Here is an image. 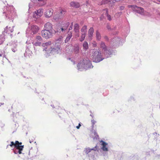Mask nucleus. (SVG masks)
I'll use <instances>...</instances> for the list:
<instances>
[{"instance_id":"obj_1","label":"nucleus","mask_w":160,"mask_h":160,"mask_svg":"<svg viewBox=\"0 0 160 160\" xmlns=\"http://www.w3.org/2000/svg\"><path fill=\"white\" fill-rule=\"evenodd\" d=\"M91 59L93 62H98L102 61L104 58L102 57V53L99 51L94 49H93L92 51Z\"/></svg>"},{"instance_id":"obj_2","label":"nucleus","mask_w":160,"mask_h":160,"mask_svg":"<svg viewBox=\"0 0 160 160\" xmlns=\"http://www.w3.org/2000/svg\"><path fill=\"white\" fill-rule=\"evenodd\" d=\"M78 69H87L88 68H92L91 62L89 60H83L77 65Z\"/></svg>"},{"instance_id":"obj_3","label":"nucleus","mask_w":160,"mask_h":160,"mask_svg":"<svg viewBox=\"0 0 160 160\" xmlns=\"http://www.w3.org/2000/svg\"><path fill=\"white\" fill-rule=\"evenodd\" d=\"M52 44L51 42L50 41H48L45 43H43L42 44V46L44 48L43 49V51L45 50L46 51H49V53H53V52H56L58 51V50L60 49V45H58L57 47L55 48H51V50H49L48 48L49 46H51Z\"/></svg>"},{"instance_id":"obj_4","label":"nucleus","mask_w":160,"mask_h":160,"mask_svg":"<svg viewBox=\"0 0 160 160\" xmlns=\"http://www.w3.org/2000/svg\"><path fill=\"white\" fill-rule=\"evenodd\" d=\"M22 144L21 142H20L18 141H16L15 142L12 141L11 142L9 145L11 147L14 146L16 149L18 150V153L19 154H21L24 148V145H21Z\"/></svg>"},{"instance_id":"obj_5","label":"nucleus","mask_w":160,"mask_h":160,"mask_svg":"<svg viewBox=\"0 0 160 160\" xmlns=\"http://www.w3.org/2000/svg\"><path fill=\"white\" fill-rule=\"evenodd\" d=\"M128 7L129 8H131L133 11L141 15H143L144 14V9L142 7H138L134 5H128Z\"/></svg>"},{"instance_id":"obj_6","label":"nucleus","mask_w":160,"mask_h":160,"mask_svg":"<svg viewBox=\"0 0 160 160\" xmlns=\"http://www.w3.org/2000/svg\"><path fill=\"white\" fill-rule=\"evenodd\" d=\"M41 33L42 37L47 39L50 38L52 37L53 32L44 29L41 31Z\"/></svg>"},{"instance_id":"obj_7","label":"nucleus","mask_w":160,"mask_h":160,"mask_svg":"<svg viewBox=\"0 0 160 160\" xmlns=\"http://www.w3.org/2000/svg\"><path fill=\"white\" fill-rule=\"evenodd\" d=\"M42 15V11L41 9H39L35 11L33 14V17L36 18H38Z\"/></svg>"},{"instance_id":"obj_8","label":"nucleus","mask_w":160,"mask_h":160,"mask_svg":"<svg viewBox=\"0 0 160 160\" xmlns=\"http://www.w3.org/2000/svg\"><path fill=\"white\" fill-rule=\"evenodd\" d=\"M44 28L45 29L44 30L53 32L52 25V24L50 22H47L44 25Z\"/></svg>"},{"instance_id":"obj_9","label":"nucleus","mask_w":160,"mask_h":160,"mask_svg":"<svg viewBox=\"0 0 160 160\" xmlns=\"http://www.w3.org/2000/svg\"><path fill=\"white\" fill-rule=\"evenodd\" d=\"M39 30V27L36 25H32L31 27V30L33 34L37 33Z\"/></svg>"},{"instance_id":"obj_10","label":"nucleus","mask_w":160,"mask_h":160,"mask_svg":"<svg viewBox=\"0 0 160 160\" xmlns=\"http://www.w3.org/2000/svg\"><path fill=\"white\" fill-rule=\"evenodd\" d=\"M53 10L52 9L47 10L45 13V16L46 17L49 18L52 16L53 14Z\"/></svg>"},{"instance_id":"obj_11","label":"nucleus","mask_w":160,"mask_h":160,"mask_svg":"<svg viewBox=\"0 0 160 160\" xmlns=\"http://www.w3.org/2000/svg\"><path fill=\"white\" fill-rule=\"evenodd\" d=\"M70 5L71 7L75 8H78L80 6V5L78 2L74 1L71 2L70 3Z\"/></svg>"},{"instance_id":"obj_12","label":"nucleus","mask_w":160,"mask_h":160,"mask_svg":"<svg viewBox=\"0 0 160 160\" xmlns=\"http://www.w3.org/2000/svg\"><path fill=\"white\" fill-rule=\"evenodd\" d=\"M66 11L64 10H62L61 11L59 14H57L54 17V19L57 20L60 18V16H62L65 13Z\"/></svg>"},{"instance_id":"obj_13","label":"nucleus","mask_w":160,"mask_h":160,"mask_svg":"<svg viewBox=\"0 0 160 160\" xmlns=\"http://www.w3.org/2000/svg\"><path fill=\"white\" fill-rule=\"evenodd\" d=\"M98 148V147L97 145H96L94 148H86L85 150V153L88 154L92 150H94V151H96L97 150Z\"/></svg>"},{"instance_id":"obj_14","label":"nucleus","mask_w":160,"mask_h":160,"mask_svg":"<svg viewBox=\"0 0 160 160\" xmlns=\"http://www.w3.org/2000/svg\"><path fill=\"white\" fill-rule=\"evenodd\" d=\"M100 142H102L101 145L102 146V150L104 151H108V148L106 147V146L108 144L107 143L102 140L100 141Z\"/></svg>"},{"instance_id":"obj_15","label":"nucleus","mask_w":160,"mask_h":160,"mask_svg":"<svg viewBox=\"0 0 160 160\" xmlns=\"http://www.w3.org/2000/svg\"><path fill=\"white\" fill-rule=\"evenodd\" d=\"M82 46L83 49L84 51H87L88 49V45L87 42L84 41L83 43Z\"/></svg>"},{"instance_id":"obj_16","label":"nucleus","mask_w":160,"mask_h":160,"mask_svg":"<svg viewBox=\"0 0 160 160\" xmlns=\"http://www.w3.org/2000/svg\"><path fill=\"white\" fill-rule=\"evenodd\" d=\"M100 47L104 51H107V48L104 42H102L100 44Z\"/></svg>"},{"instance_id":"obj_17","label":"nucleus","mask_w":160,"mask_h":160,"mask_svg":"<svg viewBox=\"0 0 160 160\" xmlns=\"http://www.w3.org/2000/svg\"><path fill=\"white\" fill-rule=\"evenodd\" d=\"M103 11L105 12V15L107 16L108 19L110 21L111 20V16L108 14V10L107 8H106L104 9Z\"/></svg>"},{"instance_id":"obj_18","label":"nucleus","mask_w":160,"mask_h":160,"mask_svg":"<svg viewBox=\"0 0 160 160\" xmlns=\"http://www.w3.org/2000/svg\"><path fill=\"white\" fill-rule=\"evenodd\" d=\"M94 32V29L93 28H90L88 30V37H92Z\"/></svg>"},{"instance_id":"obj_19","label":"nucleus","mask_w":160,"mask_h":160,"mask_svg":"<svg viewBox=\"0 0 160 160\" xmlns=\"http://www.w3.org/2000/svg\"><path fill=\"white\" fill-rule=\"evenodd\" d=\"M111 1V0H102L101 2L98 4L99 5H102L103 4H105L108 3Z\"/></svg>"},{"instance_id":"obj_20","label":"nucleus","mask_w":160,"mask_h":160,"mask_svg":"<svg viewBox=\"0 0 160 160\" xmlns=\"http://www.w3.org/2000/svg\"><path fill=\"white\" fill-rule=\"evenodd\" d=\"M79 26L78 24L76 23L74 25V29L75 32L76 33L78 32L79 29Z\"/></svg>"},{"instance_id":"obj_21","label":"nucleus","mask_w":160,"mask_h":160,"mask_svg":"<svg viewBox=\"0 0 160 160\" xmlns=\"http://www.w3.org/2000/svg\"><path fill=\"white\" fill-rule=\"evenodd\" d=\"M87 27L86 25L83 26L81 29V32L82 33H86L87 31Z\"/></svg>"},{"instance_id":"obj_22","label":"nucleus","mask_w":160,"mask_h":160,"mask_svg":"<svg viewBox=\"0 0 160 160\" xmlns=\"http://www.w3.org/2000/svg\"><path fill=\"white\" fill-rule=\"evenodd\" d=\"M74 52L76 54L79 53V48L78 46H77L76 47H75L74 49Z\"/></svg>"},{"instance_id":"obj_23","label":"nucleus","mask_w":160,"mask_h":160,"mask_svg":"<svg viewBox=\"0 0 160 160\" xmlns=\"http://www.w3.org/2000/svg\"><path fill=\"white\" fill-rule=\"evenodd\" d=\"M86 36V33H82V35L81 36L80 38L79 39V40L81 42H82Z\"/></svg>"},{"instance_id":"obj_24","label":"nucleus","mask_w":160,"mask_h":160,"mask_svg":"<svg viewBox=\"0 0 160 160\" xmlns=\"http://www.w3.org/2000/svg\"><path fill=\"white\" fill-rule=\"evenodd\" d=\"M96 37L97 39H98V40H100L101 38V35L100 33H99L98 30H97L96 31Z\"/></svg>"},{"instance_id":"obj_25","label":"nucleus","mask_w":160,"mask_h":160,"mask_svg":"<svg viewBox=\"0 0 160 160\" xmlns=\"http://www.w3.org/2000/svg\"><path fill=\"white\" fill-rule=\"evenodd\" d=\"M62 37L60 36L56 40V44L57 43H60L62 41Z\"/></svg>"},{"instance_id":"obj_26","label":"nucleus","mask_w":160,"mask_h":160,"mask_svg":"<svg viewBox=\"0 0 160 160\" xmlns=\"http://www.w3.org/2000/svg\"><path fill=\"white\" fill-rule=\"evenodd\" d=\"M68 25H69V23L68 22L67 23L65 24V27H62L61 28V30L62 31L64 30H66L67 29V28L68 27Z\"/></svg>"},{"instance_id":"obj_27","label":"nucleus","mask_w":160,"mask_h":160,"mask_svg":"<svg viewBox=\"0 0 160 160\" xmlns=\"http://www.w3.org/2000/svg\"><path fill=\"white\" fill-rule=\"evenodd\" d=\"M36 39L38 40L39 41H41L42 40V39L41 37L40 36H37L36 37Z\"/></svg>"},{"instance_id":"obj_28","label":"nucleus","mask_w":160,"mask_h":160,"mask_svg":"<svg viewBox=\"0 0 160 160\" xmlns=\"http://www.w3.org/2000/svg\"><path fill=\"white\" fill-rule=\"evenodd\" d=\"M96 122L94 120H92L91 121L92 124V128H94V125L96 123Z\"/></svg>"},{"instance_id":"obj_29","label":"nucleus","mask_w":160,"mask_h":160,"mask_svg":"<svg viewBox=\"0 0 160 160\" xmlns=\"http://www.w3.org/2000/svg\"><path fill=\"white\" fill-rule=\"evenodd\" d=\"M41 42H36L35 43V45L36 46H40L41 45Z\"/></svg>"},{"instance_id":"obj_30","label":"nucleus","mask_w":160,"mask_h":160,"mask_svg":"<svg viewBox=\"0 0 160 160\" xmlns=\"http://www.w3.org/2000/svg\"><path fill=\"white\" fill-rule=\"evenodd\" d=\"M72 36V33H71L70 34V36H69V37H67V38H66V41L67 40H69L70 38H71V37Z\"/></svg>"},{"instance_id":"obj_31","label":"nucleus","mask_w":160,"mask_h":160,"mask_svg":"<svg viewBox=\"0 0 160 160\" xmlns=\"http://www.w3.org/2000/svg\"><path fill=\"white\" fill-rule=\"evenodd\" d=\"M97 46V44L95 42H94L93 43L92 47H96Z\"/></svg>"},{"instance_id":"obj_32","label":"nucleus","mask_w":160,"mask_h":160,"mask_svg":"<svg viewBox=\"0 0 160 160\" xmlns=\"http://www.w3.org/2000/svg\"><path fill=\"white\" fill-rule=\"evenodd\" d=\"M9 30H10V32H13L14 31L13 28H11V27L9 28Z\"/></svg>"},{"instance_id":"obj_33","label":"nucleus","mask_w":160,"mask_h":160,"mask_svg":"<svg viewBox=\"0 0 160 160\" xmlns=\"http://www.w3.org/2000/svg\"><path fill=\"white\" fill-rule=\"evenodd\" d=\"M81 124L80 123H79L78 124V126H77L76 127V128H77V129H79V128H80V127L81 126Z\"/></svg>"},{"instance_id":"obj_34","label":"nucleus","mask_w":160,"mask_h":160,"mask_svg":"<svg viewBox=\"0 0 160 160\" xmlns=\"http://www.w3.org/2000/svg\"><path fill=\"white\" fill-rule=\"evenodd\" d=\"M124 7L123 6H122L120 7V9L121 10H123L124 9Z\"/></svg>"},{"instance_id":"obj_35","label":"nucleus","mask_w":160,"mask_h":160,"mask_svg":"<svg viewBox=\"0 0 160 160\" xmlns=\"http://www.w3.org/2000/svg\"><path fill=\"white\" fill-rule=\"evenodd\" d=\"M107 28L108 29H110V27L109 26H107Z\"/></svg>"},{"instance_id":"obj_36","label":"nucleus","mask_w":160,"mask_h":160,"mask_svg":"<svg viewBox=\"0 0 160 160\" xmlns=\"http://www.w3.org/2000/svg\"><path fill=\"white\" fill-rule=\"evenodd\" d=\"M158 1H159V2H160V0H158Z\"/></svg>"},{"instance_id":"obj_37","label":"nucleus","mask_w":160,"mask_h":160,"mask_svg":"<svg viewBox=\"0 0 160 160\" xmlns=\"http://www.w3.org/2000/svg\"><path fill=\"white\" fill-rule=\"evenodd\" d=\"M78 37H79V35H78Z\"/></svg>"}]
</instances>
